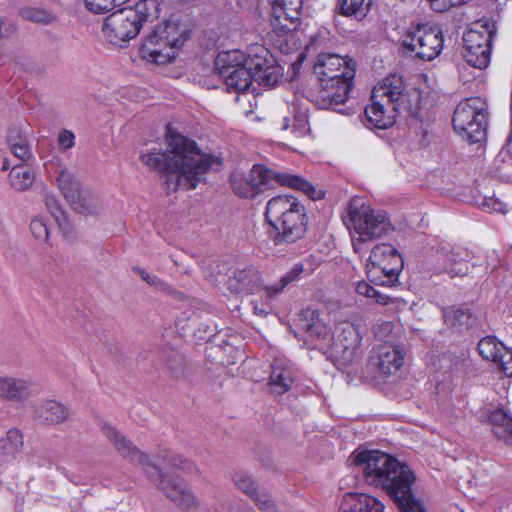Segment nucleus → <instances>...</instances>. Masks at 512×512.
Here are the masks:
<instances>
[{
	"label": "nucleus",
	"mask_w": 512,
	"mask_h": 512,
	"mask_svg": "<svg viewBox=\"0 0 512 512\" xmlns=\"http://www.w3.org/2000/svg\"><path fill=\"white\" fill-rule=\"evenodd\" d=\"M404 362V351L400 347L383 345L378 349L376 365L384 375H390L400 369Z\"/></svg>",
	"instance_id": "obj_23"
},
{
	"label": "nucleus",
	"mask_w": 512,
	"mask_h": 512,
	"mask_svg": "<svg viewBox=\"0 0 512 512\" xmlns=\"http://www.w3.org/2000/svg\"><path fill=\"white\" fill-rule=\"evenodd\" d=\"M149 285L155 288L157 291L165 292L168 294H172L174 292V290L170 287L169 284H167L165 281L158 278L157 276H154Z\"/></svg>",
	"instance_id": "obj_53"
},
{
	"label": "nucleus",
	"mask_w": 512,
	"mask_h": 512,
	"mask_svg": "<svg viewBox=\"0 0 512 512\" xmlns=\"http://www.w3.org/2000/svg\"><path fill=\"white\" fill-rule=\"evenodd\" d=\"M250 304L255 315L263 317L268 315L271 311V303L266 299L263 302L252 300Z\"/></svg>",
	"instance_id": "obj_51"
},
{
	"label": "nucleus",
	"mask_w": 512,
	"mask_h": 512,
	"mask_svg": "<svg viewBox=\"0 0 512 512\" xmlns=\"http://www.w3.org/2000/svg\"><path fill=\"white\" fill-rule=\"evenodd\" d=\"M286 288L285 285H283V282L281 279L272 284V285H264L262 283V291L264 293V297L267 301L271 303L273 299H275L282 291Z\"/></svg>",
	"instance_id": "obj_47"
},
{
	"label": "nucleus",
	"mask_w": 512,
	"mask_h": 512,
	"mask_svg": "<svg viewBox=\"0 0 512 512\" xmlns=\"http://www.w3.org/2000/svg\"><path fill=\"white\" fill-rule=\"evenodd\" d=\"M488 105L479 97L461 101L455 108L452 123L456 133L471 144L482 142L487 135Z\"/></svg>",
	"instance_id": "obj_10"
},
{
	"label": "nucleus",
	"mask_w": 512,
	"mask_h": 512,
	"mask_svg": "<svg viewBox=\"0 0 512 512\" xmlns=\"http://www.w3.org/2000/svg\"><path fill=\"white\" fill-rule=\"evenodd\" d=\"M9 167H10V164H9L8 160L5 159L3 161L2 170H8Z\"/></svg>",
	"instance_id": "obj_61"
},
{
	"label": "nucleus",
	"mask_w": 512,
	"mask_h": 512,
	"mask_svg": "<svg viewBox=\"0 0 512 512\" xmlns=\"http://www.w3.org/2000/svg\"><path fill=\"white\" fill-rule=\"evenodd\" d=\"M353 81H319V88L314 96L315 105L320 109H331L343 113L338 106L349 98Z\"/></svg>",
	"instance_id": "obj_16"
},
{
	"label": "nucleus",
	"mask_w": 512,
	"mask_h": 512,
	"mask_svg": "<svg viewBox=\"0 0 512 512\" xmlns=\"http://www.w3.org/2000/svg\"><path fill=\"white\" fill-rule=\"evenodd\" d=\"M36 393L35 384L24 378L0 377V398L11 402H24Z\"/></svg>",
	"instance_id": "obj_20"
},
{
	"label": "nucleus",
	"mask_w": 512,
	"mask_h": 512,
	"mask_svg": "<svg viewBox=\"0 0 512 512\" xmlns=\"http://www.w3.org/2000/svg\"><path fill=\"white\" fill-rule=\"evenodd\" d=\"M214 68L228 92L243 93L253 88V82L272 87L282 76V68L271 52L262 45L251 48L248 54L240 50L222 51Z\"/></svg>",
	"instance_id": "obj_3"
},
{
	"label": "nucleus",
	"mask_w": 512,
	"mask_h": 512,
	"mask_svg": "<svg viewBox=\"0 0 512 512\" xmlns=\"http://www.w3.org/2000/svg\"><path fill=\"white\" fill-rule=\"evenodd\" d=\"M348 217L354 230L352 245L356 252L360 244L386 236L394 230L385 211L375 210L363 203H351Z\"/></svg>",
	"instance_id": "obj_9"
},
{
	"label": "nucleus",
	"mask_w": 512,
	"mask_h": 512,
	"mask_svg": "<svg viewBox=\"0 0 512 512\" xmlns=\"http://www.w3.org/2000/svg\"><path fill=\"white\" fill-rule=\"evenodd\" d=\"M363 493H346L340 503L341 512H363L364 498Z\"/></svg>",
	"instance_id": "obj_40"
},
{
	"label": "nucleus",
	"mask_w": 512,
	"mask_h": 512,
	"mask_svg": "<svg viewBox=\"0 0 512 512\" xmlns=\"http://www.w3.org/2000/svg\"><path fill=\"white\" fill-rule=\"evenodd\" d=\"M353 463L361 469L365 482L384 490L401 512H425L413 492L416 476L407 464L378 450L353 453Z\"/></svg>",
	"instance_id": "obj_2"
},
{
	"label": "nucleus",
	"mask_w": 512,
	"mask_h": 512,
	"mask_svg": "<svg viewBox=\"0 0 512 512\" xmlns=\"http://www.w3.org/2000/svg\"><path fill=\"white\" fill-rule=\"evenodd\" d=\"M19 13L23 19L41 25L51 24L56 21V15L42 8L24 7Z\"/></svg>",
	"instance_id": "obj_38"
},
{
	"label": "nucleus",
	"mask_w": 512,
	"mask_h": 512,
	"mask_svg": "<svg viewBox=\"0 0 512 512\" xmlns=\"http://www.w3.org/2000/svg\"><path fill=\"white\" fill-rule=\"evenodd\" d=\"M271 5L270 24L273 30L285 35L297 29L302 0H267Z\"/></svg>",
	"instance_id": "obj_15"
},
{
	"label": "nucleus",
	"mask_w": 512,
	"mask_h": 512,
	"mask_svg": "<svg viewBox=\"0 0 512 512\" xmlns=\"http://www.w3.org/2000/svg\"><path fill=\"white\" fill-rule=\"evenodd\" d=\"M2 26H3V21L0 19V38L3 37V35H4Z\"/></svg>",
	"instance_id": "obj_62"
},
{
	"label": "nucleus",
	"mask_w": 512,
	"mask_h": 512,
	"mask_svg": "<svg viewBox=\"0 0 512 512\" xmlns=\"http://www.w3.org/2000/svg\"><path fill=\"white\" fill-rule=\"evenodd\" d=\"M363 512H383L384 505L377 498L365 494Z\"/></svg>",
	"instance_id": "obj_48"
},
{
	"label": "nucleus",
	"mask_w": 512,
	"mask_h": 512,
	"mask_svg": "<svg viewBox=\"0 0 512 512\" xmlns=\"http://www.w3.org/2000/svg\"><path fill=\"white\" fill-rule=\"evenodd\" d=\"M295 336L302 337L309 345H314L315 340H323L328 337L329 329L319 318L316 310L307 308L300 311L295 321Z\"/></svg>",
	"instance_id": "obj_18"
},
{
	"label": "nucleus",
	"mask_w": 512,
	"mask_h": 512,
	"mask_svg": "<svg viewBox=\"0 0 512 512\" xmlns=\"http://www.w3.org/2000/svg\"><path fill=\"white\" fill-rule=\"evenodd\" d=\"M367 291H372V286L367 283V282H359L356 286V292L359 294V295H365L367 294Z\"/></svg>",
	"instance_id": "obj_59"
},
{
	"label": "nucleus",
	"mask_w": 512,
	"mask_h": 512,
	"mask_svg": "<svg viewBox=\"0 0 512 512\" xmlns=\"http://www.w3.org/2000/svg\"><path fill=\"white\" fill-rule=\"evenodd\" d=\"M157 457L162 459L167 466L173 469L182 470L187 473H192L197 470L196 466L192 462L166 448L159 449Z\"/></svg>",
	"instance_id": "obj_35"
},
{
	"label": "nucleus",
	"mask_w": 512,
	"mask_h": 512,
	"mask_svg": "<svg viewBox=\"0 0 512 512\" xmlns=\"http://www.w3.org/2000/svg\"><path fill=\"white\" fill-rule=\"evenodd\" d=\"M133 272L136 273L137 275H139V277L144 281L146 282L148 285L149 283L151 282V280L154 278L155 275H151L150 273H148L146 270L138 267V266H135L132 268Z\"/></svg>",
	"instance_id": "obj_56"
},
{
	"label": "nucleus",
	"mask_w": 512,
	"mask_h": 512,
	"mask_svg": "<svg viewBox=\"0 0 512 512\" xmlns=\"http://www.w3.org/2000/svg\"><path fill=\"white\" fill-rule=\"evenodd\" d=\"M44 203L47 210L51 213V215L57 222L60 230H62L65 233H68L71 229V226L66 213L61 208L56 197L54 195L46 194L44 198Z\"/></svg>",
	"instance_id": "obj_36"
},
{
	"label": "nucleus",
	"mask_w": 512,
	"mask_h": 512,
	"mask_svg": "<svg viewBox=\"0 0 512 512\" xmlns=\"http://www.w3.org/2000/svg\"><path fill=\"white\" fill-rule=\"evenodd\" d=\"M302 272H303V266L301 264H295L280 279L283 282V285H285L287 287L290 283L297 280Z\"/></svg>",
	"instance_id": "obj_50"
},
{
	"label": "nucleus",
	"mask_w": 512,
	"mask_h": 512,
	"mask_svg": "<svg viewBox=\"0 0 512 512\" xmlns=\"http://www.w3.org/2000/svg\"><path fill=\"white\" fill-rule=\"evenodd\" d=\"M23 435L17 428L8 430L5 436L0 437V453L14 455L23 448Z\"/></svg>",
	"instance_id": "obj_34"
},
{
	"label": "nucleus",
	"mask_w": 512,
	"mask_h": 512,
	"mask_svg": "<svg viewBox=\"0 0 512 512\" xmlns=\"http://www.w3.org/2000/svg\"><path fill=\"white\" fill-rule=\"evenodd\" d=\"M340 13L345 16L364 17L370 0H337Z\"/></svg>",
	"instance_id": "obj_39"
},
{
	"label": "nucleus",
	"mask_w": 512,
	"mask_h": 512,
	"mask_svg": "<svg viewBox=\"0 0 512 512\" xmlns=\"http://www.w3.org/2000/svg\"><path fill=\"white\" fill-rule=\"evenodd\" d=\"M488 205L496 212L506 213V204L497 199L491 200Z\"/></svg>",
	"instance_id": "obj_58"
},
{
	"label": "nucleus",
	"mask_w": 512,
	"mask_h": 512,
	"mask_svg": "<svg viewBox=\"0 0 512 512\" xmlns=\"http://www.w3.org/2000/svg\"><path fill=\"white\" fill-rule=\"evenodd\" d=\"M443 268L439 272L447 273L451 278L463 277L468 274V258L470 256L466 249L454 247L442 253Z\"/></svg>",
	"instance_id": "obj_22"
},
{
	"label": "nucleus",
	"mask_w": 512,
	"mask_h": 512,
	"mask_svg": "<svg viewBox=\"0 0 512 512\" xmlns=\"http://www.w3.org/2000/svg\"><path fill=\"white\" fill-rule=\"evenodd\" d=\"M230 182L235 194L247 199L254 198L266 189L274 187L275 184L299 190L313 200H319L324 197L322 190L316 189L304 178L286 172L277 173L261 164L254 165L248 177L233 173Z\"/></svg>",
	"instance_id": "obj_6"
},
{
	"label": "nucleus",
	"mask_w": 512,
	"mask_h": 512,
	"mask_svg": "<svg viewBox=\"0 0 512 512\" xmlns=\"http://www.w3.org/2000/svg\"><path fill=\"white\" fill-rule=\"evenodd\" d=\"M149 285L155 288L157 291L165 292L168 294H172L174 292V290L170 287L169 284H167L165 281L158 278L157 276H154Z\"/></svg>",
	"instance_id": "obj_54"
},
{
	"label": "nucleus",
	"mask_w": 512,
	"mask_h": 512,
	"mask_svg": "<svg viewBox=\"0 0 512 512\" xmlns=\"http://www.w3.org/2000/svg\"><path fill=\"white\" fill-rule=\"evenodd\" d=\"M495 35L486 25H480V30L471 27L463 35V46H492V40Z\"/></svg>",
	"instance_id": "obj_29"
},
{
	"label": "nucleus",
	"mask_w": 512,
	"mask_h": 512,
	"mask_svg": "<svg viewBox=\"0 0 512 512\" xmlns=\"http://www.w3.org/2000/svg\"><path fill=\"white\" fill-rule=\"evenodd\" d=\"M101 431L122 458L141 465L157 489L161 491L175 506L181 510L192 511L199 507V499L188 488L186 483L178 478L165 474L150 459L149 455L141 452L124 434L108 423L101 426Z\"/></svg>",
	"instance_id": "obj_4"
},
{
	"label": "nucleus",
	"mask_w": 512,
	"mask_h": 512,
	"mask_svg": "<svg viewBox=\"0 0 512 512\" xmlns=\"http://www.w3.org/2000/svg\"><path fill=\"white\" fill-rule=\"evenodd\" d=\"M373 299L375 300L376 303L381 305H387L391 301L390 296L383 294L381 291L377 289Z\"/></svg>",
	"instance_id": "obj_57"
},
{
	"label": "nucleus",
	"mask_w": 512,
	"mask_h": 512,
	"mask_svg": "<svg viewBox=\"0 0 512 512\" xmlns=\"http://www.w3.org/2000/svg\"><path fill=\"white\" fill-rule=\"evenodd\" d=\"M375 293H376V288H374V287L372 286V291H367V294H365L364 296H365V297H367V298H372V299H373V298H374Z\"/></svg>",
	"instance_id": "obj_60"
},
{
	"label": "nucleus",
	"mask_w": 512,
	"mask_h": 512,
	"mask_svg": "<svg viewBox=\"0 0 512 512\" xmlns=\"http://www.w3.org/2000/svg\"><path fill=\"white\" fill-rule=\"evenodd\" d=\"M498 438L503 440L506 444L512 445V425L507 427L506 430L500 429L498 432Z\"/></svg>",
	"instance_id": "obj_55"
},
{
	"label": "nucleus",
	"mask_w": 512,
	"mask_h": 512,
	"mask_svg": "<svg viewBox=\"0 0 512 512\" xmlns=\"http://www.w3.org/2000/svg\"><path fill=\"white\" fill-rule=\"evenodd\" d=\"M159 16V4L156 0H139L134 6L120 9L105 18L103 32L110 42H126L136 37L142 26Z\"/></svg>",
	"instance_id": "obj_8"
},
{
	"label": "nucleus",
	"mask_w": 512,
	"mask_h": 512,
	"mask_svg": "<svg viewBox=\"0 0 512 512\" xmlns=\"http://www.w3.org/2000/svg\"><path fill=\"white\" fill-rule=\"evenodd\" d=\"M280 129L283 131L291 130L295 138L303 137L310 133L308 117L306 113H297L292 118L284 117L280 122Z\"/></svg>",
	"instance_id": "obj_31"
},
{
	"label": "nucleus",
	"mask_w": 512,
	"mask_h": 512,
	"mask_svg": "<svg viewBox=\"0 0 512 512\" xmlns=\"http://www.w3.org/2000/svg\"><path fill=\"white\" fill-rule=\"evenodd\" d=\"M265 220L272 227L275 245L293 244L304 238L308 217L304 205L292 195H277L266 204Z\"/></svg>",
	"instance_id": "obj_5"
},
{
	"label": "nucleus",
	"mask_w": 512,
	"mask_h": 512,
	"mask_svg": "<svg viewBox=\"0 0 512 512\" xmlns=\"http://www.w3.org/2000/svg\"><path fill=\"white\" fill-rule=\"evenodd\" d=\"M74 134L69 130H63L58 135V144L61 150L65 151L74 146Z\"/></svg>",
	"instance_id": "obj_49"
},
{
	"label": "nucleus",
	"mask_w": 512,
	"mask_h": 512,
	"mask_svg": "<svg viewBox=\"0 0 512 512\" xmlns=\"http://www.w3.org/2000/svg\"><path fill=\"white\" fill-rule=\"evenodd\" d=\"M371 104L365 108L368 121L378 129L391 127L397 115L410 110L407 86L402 76L392 74L375 86L371 94Z\"/></svg>",
	"instance_id": "obj_7"
},
{
	"label": "nucleus",
	"mask_w": 512,
	"mask_h": 512,
	"mask_svg": "<svg viewBox=\"0 0 512 512\" xmlns=\"http://www.w3.org/2000/svg\"><path fill=\"white\" fill-rule=\"evenodd\" d=\"M185 40L183 33L179 32L178 25L166 20L156 25L145 37L140 47V53L143 58H151L157 62L158 57L164 55L165 49L180 47Z\"/></svg>",
	"instance_id": "obj_13"
},
{
	"label": "nucleus",
	"mask_w": 512,
	"mask_h": 512,
	"mask_svg": "<svg viewBox=\"0 0 512 512\" xmlns=\"http://www.w3.org/2000/svg\"><path fill=\"white\" fill-rule=\"evenodd\" d=\"M498 369L506 376L512 377V351L507 347L498 357L497 362Z\"/></svg>",
	"instance_id": "obj_45"
},
{
	"label": "nucleus",
	"mask_w": 512,
	"mask_h": 512,
	"mask_svg": "<svg viewBox=\"0 0 512 512\" xmlns=\"http://www.w3.org/2000/svg\"><path fill=\"white\" fill-rule=\"evenodd\" d=\"M271 369L268 382L270 392L275 395H283L292 386V371L282 361L278 360L272 364Z\"/></svg>",
	"instance_id": "obj_24"
},
{
	"label": "nucleus",
	"mask_w": 512,
	"mask_h": 512,
	"mask_svg": "<svg viewBox=\"0 0 512 512\" xmlns=\"http://www.w3.org/2000/svg\"><path fill=\"white\" fill-rule=\"evenodd\" d=\"M86 8L95 14H105L123 4V0H84Z\"/></svg>",
	"instance_id": "obj_42"
},
{
	"label": "nucleus",
	"mask_w": 512,
	"mask_h": 512,
	"mask_svg": "<svg viewBox=\"0 0 512 512\" xmlns=\"http://www.w3.org/2000/svg\"><path fill=\"white\" fill-rule=\"evenodd\" d=\"M35 180V175L31 168L24 165L13 166L10 174V185L17 191L29 189Z\"/></svg>",
	"instance_id": "obj_30"
},
{
	"label": "nucleus",
	"mask_w": 512,
	"mask_h": 512,
	"mask_svg": "<svg viewBox=\"0 0 512 512\" xmlns=\"http://www.w3.org/2000/svg\"><path fill=\"white\" fill-rule=\"evenodd\" d=\"M57 183L61 193L70 206L76 203V200L79 199L80 195L85 191L74 174L66 169L60 171L57 177Z\"/></svg>",
	"instance_id": "obj_26"
},
{
	"label": "nucleus",
	"mask_w": 512,
	"mask_h": 512,
	"mask_svg": "<svg viewBox=\"0 0 512 512\" xmlns=\"http://www.w3.org/2000/svg\"><path fill=\"white\" fill-rule=\"evenodd\" d=\"M71 208L80 214L95 215L102 210L103 205L99 197L85 190Z\"/></svg>",
	"instance_id": "obj_32"
},
{
	"label": "nucleus",
	"mask_w": 512,
	"mask_h": 512,
	"mask_svg": "<svg viewBox=\"0 0 512 512\" xmlns=\"http://www.w3.org/2000/svg\"><path fill=\"white\" fill-rule=\"evenodd\" d=\"M7 144L12 154L22 161L28 160L32 155L27 137L19 128L8 130Z\"/></svg>",
	"instance_id": "obj_27"
},
{
	"label": "nucleus",
	"mask_w": 512,
	"mask_h": 512,
	"mask_svg": "<svg viewBox=\"0 0 512 512\" xmlns=\"http://www.w3.org/2000/svg\"><path fill=\"white\" fill-rule=\"evenodd\" d=\"M394 325L392 322H382L374 325L373 332L380 341L388 342L391 339Z\"/></svg>",
	"instance_id": "obj_46"
},
{
	"label": "nucleus",
	"mask_w": 512,
	"mask_h": 512,
	"mask_svg": "<svg viewBox=\"0 0 512 512\" xmlns=\"http://www.w3.org/2000/svg\"><path fill=\"white\" fill-rule=\"evenodd\" d=\"M251 500L261 512H279L275 501L265 491H259Z\"/></svg>",
	"instance_id": "obj_44"
},
{
	"label": "nucleus",
	"mask_w": 512,
	"mask_h": 512,
	"mask_svg": "<svg viewBox=\"0 0 512 512\" xmlns=\"http://www.w3.org/2000/svg\"><path fill=\"white\" fill-rule=\"evenodd\" d=\"M68 416L67 407L54 400H44L32 406V417L41 424H61Z\"/></svg>",
	"instance_id": "obj_21"
},
{
	"label": "nucleus",
	"mask_w": 512,
	"mask_h": 512,
	"mask_svg": "<svg viewBox=\"0 0 512 512\" xmlns=\"http://www.w3.org/2000/svg\"><path fill=\"white\" fill-rule=\"evenodd\" d=\"M445 323L457 330L469 329L477 323V317L468 306L453 307L444 312Z\"/></svg>",
	"instance_id": "obj_25"
},
{
	"label": "nucleus",
	"mask_w": 512,
	"mask_h": 512,
	"mask_svg": "<svg viewBox=\"0 0 512 512\" xmlns=\"http://www.w3.org/2000/svg\"><path fill=\"white\" fill-rule=\"evenodd\" d=\"M361 336L356 326L349 322H342L336 326L332 348L345 362H352L358 354Z\"/></svg>",
	"instance_id": "obj_17"
},
{
	"label": "nucleus",
	"mask_w": 512,
	"mask_h": 512,
	"mask_svg": "<svg viewBox=\"0 0 512 512\" xmlns=\"http://www.w3.org/2000/svg\"><path fill=\"white\" fill-rule=\"evenodd\" d=\"M443 32L437 25L417 24L406 32L403 46L423 60L435 59L443 49Z\"/></svg>",
	"instance_id": "obj_12"
},
{
	"label": "nucleus",
	"mask_w": 512,
	"mask_h": 512,
	"mask_svg": "<svg viewBox=\"0 0 512 512\" xmlns=\"http://www.w3.org/2000/svg\"><path fill=\"white\" fill-rule=\"evenodd\" d=\"M30 232L39 243L48 244L50 229L46 219L40 216L33 218L30 222Z\"/></svg>",
	"instance_id": "obj_41"
},
{
	"label": "nucleus",
	"mask_w": 512,
	"mask_h": 512,
	"mask_svg": "<svg viewBox=\"0 0 512 512\" xmlns=\"http://www.w3.org/2000/svg\"><path fill=\"white\" fill-rule=\"evenodd\" d=\"M232 482L238 490L250 499L260 491L253 477L245 471H236L232 476Z\"/></svg>",
	"instance_id": "obj_37"
},
{
	"label": "nucleus",
	"mask_w": 512,
	"mask_h": 512,
	"mask_svg": "<svg viewBox=\"0 0 512 512\" xmlns=\"http://www.w3.org/2000/svg\"><path fill=\"white\" fill-rule=\"evenodd\" d=\"M506 347L498 341L495 336H486L482 338L477 345L481 357L485 360L497 362L498 357Z\"/></svg>",
	"instance_id": "obj_33"
},
{
	"label": "nucleus",
	"mask_w": 512,
	"mask_h": 512,
	"mask_svg": "<svg viewBox=\"0 0 512 512\" xmlns=\"http://www.w3.org/2000/svg\"><path fill=\"white\" fill-rule=\"evenodd\" d=\"M126 2H127V0H123V4L126 3Z\"/></svg>",
	"instance_id": "obj_63"
},
{
	"label": "nucleus",
	"mask_w": 512,
	"mask_h": 512,
	"mask_svg": "<svg viewBox=\"0 0 512 512\" xmlns=\"http://www.w3.org/2000/svg\"><path fill=\"white\" fill-rule=\"evenodd\" d=\"M489 421L493 425V432L495 436L498 438V432L500 429L506 430V428L512 425V417H510L503 410H496L492 412L489 416Z\"/></svg>",
	"instance_id": "obj_43"
},
{
	"label": "nucleus",
	"mask_w": 512,
	"mask_h": 512,
	"mask_svg": "<svg viewBox=\"0 0 512 512\" xmlns=\"http://www.w3.org/2000/svg\"><path fill=\"white\" fill-rule=\"evenodd\" d=\"M165 137L169 150L153 149L142 153L140 159L150 169L165 174L167 190L195 189L208 170L221 165L218 157L202 153L193 140L170 127Z\"/></svg>",
	"instance_id": "obj_1"
},
{
	"label": "nucleus",
	"mask_w": 512,
	"mask_h": 512,
	"mask_svg": "<svg viewBox=\"0 0 512 512\" xmlns=\"http://www.w3.org/2000/svg\"><path fill=\"white\" fill-rule=\"evenodd\" d=\"M227 288L233 293L256 294L262 291V277L256 267L250 265L236 269L227 280Z\"/></svg>",
	"instance_id": "obj_19"
},
{
	"label": "nucleus",
	"mask_w": 512,
	"mask_h": 512,
	"mask_svg": "<svg viewBox=\"0 0 512 512\" xmlns=\"http://www.w3.org/2000/svg\"><path fill=\"white\" fill-rule=\"evenodd\" d=\"M366 269L371 283L392 287L398 284L399 274L403 269V259L391 244H378L370 252Z\"/></svg>",
	"instance_id": "obj_11"
},
{
	"label": "nucleus",
	"mask_w": 512,
	"mask_h": 512,
	"mask_svg": "<svg viewBox=\"0 0 512 512\" xmlns=\"http://www.w3.org/2000/svg\"><path fill=\"white\" fill-rule=\"evenodd\" d=\"M491 47L492 46H463L462 55L470 66L485 69L490 63Z\"/></svg>",
	"instance_id": "obj_28"
},
{
	"label": "nucleus",
	"mask_w": 512,
	"mask_h": 512,
	"mask_svg": "<svg viewBox=\"0 0 512 512\" xmlns=\"http://www.w3.org/2000/svg\"><path fill=\"white\" fill-rule=\"evenodd\" d=\"M356 64L332 53H321L314 64V73L319 81H353Z\"/></svg>",
	"instance_id": "obj_14"
},
{
	"label": "nucleus",
	"mask_w": 512,
	"mask_h": 512,
	"mask_svg": "<svg viewBox=\"0 0 512 512\" xmlns=\"http://www.w3.org/2000/svg\"><path fill=\"white\" fill-rule=\"evenodd\" d=\"M227 512H255V510L248 504H241L233 502L230 499L226 500Z\"/></svg>",
	"instance_id": "obj_52"
}]
</instances>
